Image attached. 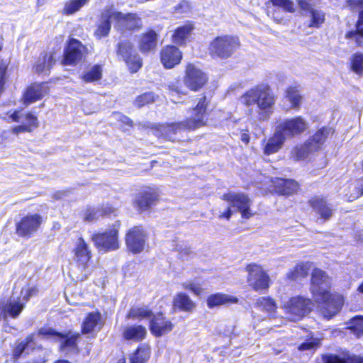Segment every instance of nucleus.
<instances>
[{
  "instance_id": "1",
  "label": "nucleus",
  "mask_w": 363,
  "mask_h": 363,
  "mask_svg": "<svg viewBox=\"0 0 363 363\" xmlns=\"http://www.w3.org/2000/svg\"><path fill=\"white\" fill-rule=\"evenodd\" d=\"M208 100L206 96H202L192 110L191 118L184 121L169 123H155L147 121H139L136 123L126 116H121V121L129 127L136 126L137 129L143 133L152 134L155 136H167L169 134L176 135L182 130H195L203 126L206 121V110Z\"/></svg>"
},
{
  "instance_id": "2",
  "label": "nucleus",
  "mask_w": 363,
  "mask_h": 363,
  "mask_svg": "<svg viewBox=\"0 0 363 363\" xmlns=\"http://www.w3.org/2000/svg\"><path fill=\"white\" fill-rule=\"evenodd\" d=\"M270 89L268 84H258L245 91L240 101L247 106L256 104L259 109V119L267 120L272 110V96L270 94Z\"/></svg>"
},
{
  "instance_id": "3",
  "label": "nucleus",
  "mask_w": 363,
  "mask_h": 363,
  "mask_svg": "<svg viewBox=\"0 0 363 363\" xmlns=\"http://www.w3.org/2000/svg\"><path fill=\"white\" fill-rule=\"evenodd\" d=\"M222 199L227 201L229 206L220 216V218L229 220L234 211L240 212L244 218H249L251 216L250 212V200L246 194L228 191L222 196Z\"/></svg>"
},
{
  "instance_id": "4",
  "label": "nucleus",
  "mask_w": 363,
  "mask_h": 363,
  "mask_svg": "<svg viewBox=\"0 0 363 363\" xmlns=\"http://www.w3.org/2000/svg\"><path fill=\"white\" fill-rule=\"evenodd\" d=\"M119 60L125 62L131 73L137 72L143 66V61L133 43L128 39H120L116 46Z\"/></svg>"
},
{
  "instance_id": "5",
  "label": "nucleus",
  "mask_w": 363,
  "mask_h": 363,
  "mask_svg": "<svg viewBox=\"0 0 363 363\" xmlns=\"http://www.w3.org/2000/svg\"><path fill=\"white\" fill-rule=\"evenodd\" d=\"M34 291L33 288L26 290L23 289L20 296H11L6 301H1L0 308L4 314V321L7 322L9 317L13 319L18 318Z\"/></svg>"
},
{
  "instance_id": "6",
  "label": "nucleus",
  "mask_w": 363,
  "mask_h": 363,
  "mask_svg": "<svg viewBox=\"0 0 363 363\" xmlns=\"http://www.w3.org/2000/svg\"><path fill=\"white\" fill-rule=\"evenodd\" d=\"M86 52V47L80 40L70 38L64 48L61 62L65 66H75L82 60Z\"/></svg>"
},
{
  "instance_id": "7",
  "label": "nucleus",
  "mask_w": 363,
  "mask_h": 363,
  "mask_svg": "<svg viewBox=\"0 0 363 363\" xmlns=\"http://www.w3.org/2000/svg\"><path fill=\"white\" fill-rule=\"evenodd\" d=\"M38 335L42 336L45 339H51L60 342L61 350L77 347V342L79 337V333H74L72 331L59 333L52 328L45 327L40 328L38 330Z\"/></svg>"
},
{
  "instance_id": "8",
  "label": "nucleus",
  "mask_w": 363,
  "mask_h": 363,
  "mask_svg": "<svg viewBox=\"0 0 363 363\" xmlns=\"http://www.w3.org/2000/svg\"><path fill=\"white\" fill-rule=\"evenodd\" d=\"M238 45L236 38L228 35L219 36L211 43L209 50L213 57L226 59L233 55Z\"/></svg>"
},
{
  "instance_id": "9",
  "label": "nucleus",
  "mask_w": 363,
  "mask_h": 363,
  "mask_svg": "<svg viewBox=\"0 0 363 363\" xmlns=\"http://www.w3.org/2000/svg\"><path fill=\"white\" fill-rule=\"evenodd\" d=\"M315 301L330 316L337 314L344 305V296L336 292L325 290L314 297Z\"/></svg>"
},
{
  "instance_id": "10",
  "label": "nucleus",
  "mask_w": 363,
  "mask_h": 363,
  "mask_svg": "<svg viewBox=\"0 0 363 363\" xmlns=\"http://www.w3.org/2000/svg\"><path fill=\"white\" fill-rule=\"evenodd\" d=\"M92 240L100 252H107L119 248L118 231L116 228L94 234Z\"/></svg>"
},
{
  "instance_id": "11",
  "label": "nucleus",
  "mask_w": 363,
  "mask_h": 363,
  "mask_svg": "<svg viewBox=\"0 0 363 363\" xmlns=\"http://www.w3.org/2000/svg\"><path fill=\"white\" fill-rule=\"evenodd\" d=\"M308 203L315 213L318 219L321 223H325L332 218L334 214V209L326 197L313 196L308 199Z\"/></svg>"
},
{
  "instance_id": "12",
  "label": "nucleus",
  "mask_w": 363,
  "mask_h": 363,
  "mask_svg": "<svg viewBox=\"0 0 363 363\" xmlns=\"http://www.w3.org/2000/svg\"><path fill=\"white\" fill-rule=\"evenodd\" d=\"M248 272L247 282L255 291H262L269 287V277L263 269L256 264L247 267Z\"/></svg>"
},
{
  "instance_id": "13",
  "label": "nucleus",
  "mask_w": 363,
  "mask_h": 363,
  "mask_svg": "<svg viewBox=\"0 0 363 363\" xmlns=\"http://www.w3.org/2000/svg\"><path fill=\"white\" fill-rule=\"evenodd\" d=\"M311 305L310 298L298 296L289 298L284 308L288 313L301 319L311 311Z\"/></svg>"
},
{
  "instance_id": "14",
  "label": "nucleus",
  "mask_w": 363,
  "mask_h": 363,
  "mask_svg": "<svg viewBox=\"0 0 363 363\" xmlns=\"http://www.w3.org/2000/svg\"><path fill=\"white\" fill-rule=\"evenodd\" d=\"M42 217L39 214L28 215L16 223V234L24 238H30L40 228Z\"/></svg>"
},
{
  "instance_id": "15",
  "label": "nucleus",
  "mask_w": 363,
  "mask_h": 363,
  "mask_svg": "<svg viewBox=\"0 0 363 363\" xmlns=\"http://www.w3.org/2000/svg\"><path fill=\"white\" fill-rule=\"evenodd\" d=\"M147 235L142 226H134L125 235V243L128 250L133 254L141 252L145 247Z\"/></svg>"
},
{
  "instance_id": "16",
  "label": "nucleus",
  "mask_w": 363,
  "mask_h": 363,
  "mask_svg": "<svg viewBox=\"0 0 363 363\" xmlns=\"http://www.w3.org/2000/svg\"><path fill=\"white\" fill-rule=\"evenodd\" d=\"M324 141L323 138H309L303 144L296 146L291 155L293 159L296 161L306 159L310 154L318 151Z\"/></svg>"
},
{
  "instance_id": "17",
  "label": "nucleus",
  "mask_w": 363,
  "mask_h": 363,
  "mask_svg": "<svg viewBox=\"0 0 363 363\" xmlns=\"http://www.w3.org/2000/svg\"><path fill=\"white\" fill-rule=\"evenodd\" d=\"M208 80L206 74L192 64L187 65L184 83L186 86L193 91L201 89Z\"/></svg>"
},
{
  "instance_id": "18",
  "label": "nucleus",
  "mask_w": 363,
  "mask_h": 363,
  "mask_svg": "<svg viewBox=\"0 0 363 363\" xmlns=\"http://www.w3.org/2000/svg\"><path fill=\"white\" fill-rule=\"evenodd\" d=\"M160 35L152 28H148L139 35L138 46L140 52L147 55L154 52L158 44Z\"/></svg>"
},
{
  "instance_id": "19",
  "label": "nucleus",
  "mask_w": 363,
  "mask_h": 363,
  "mask_svg": "<svg viewBox=\"0 0 363 363\" xmlns=\"http://www.w3.org/2000/svg\"><path fill=\"white\" fill-rule=\"evenodd\" d=\"M300 189V184L294 179L279 177L274 179V194L289 197L297 194Z\"/></svg>"
},
{
  "instance_id": "20",
  "label": "nucleus",
  "mask_w": 363,
  "mask_h": 363,
  "mask_svg": "<svg viewBox=\"0 0 363 363\" xmlns=\"http://www.w3.org/2000/svg\"><path fill=\"white\" fill-rule=\"evenodd\" d=\"M149 326L151 333L157 337L169 333L174 328L173 323L167 320L162 313H158L152 317Z\"/></svg>"
},
{
  "instance_id": "21",
  "label": "nucleus",
  "mask_w": 363,
  "mask_h": 363,
  "mask_svg": "<svg viewBox=\"0 0 363 363\" xmlns=\"http://www.w3.org/2000/svg\"><path fill=\"white\" fill-rule=\"evenodd\" d=\"M330 278L327 273L318 267L313 268L311 276V292L313 297L321 294L322 291L326 289H322L323 285L328 286L330 287Z\"/></svg>"
},
{
  "instance_id": "22",
  "label": "nucleus",
  "mask_w": 363,
  "mask_h": 363,
  "mask_svg": "<svg viewBox=\"0 0 363 363\" xmlns=\"http://www.w3.org/2000/svg\"><path fill=\"white\" fill-rule=\"evenodd\" d=\"M115 21L121 24L124 29L129 31L138 30L143 26L142 19L135 13H123L116 11Z\"/></svg>"
},
{
  "instance_id": "23",
  "label": "nucleus",
  "mask_w": 363,
  "mask_h": 363,
  "mask_svg": "<svg viewBox=\"0 0 363 363\" xmlns=\"http://www.w3.org/2000/svg\"><path fill=\"white\" fill-rule=\"evenodd\" d=\"M116 11L109 8L106 9L101 12L97 24V28L94 32V35L97 39H101L109 35L111 29V19L113 18L115 20Z\"/></svg>"
},
{
  "instance_id": "24",
  "label": "nucleus",
  "mask_w": 363,
  "mask_h": 363,
  "mask_svg": "<svg viewBox=\"0 0 363 363\" xmlns=\"http://www.w3.org/2000/svg\"><path fill=\"white\" fill-rule=\"evenodd\" d=\"M161 62L167 69H172L179 64L182 59V53L174 45H167L161 50Z\"/></svg>"
},
{
  "instance_id": "25",
  "label": "nucleus",
  "mask_w": 363,
  "mask_h": 363,
  "mask_svg": "<svg viewBox=\"0 0 363 363\" xmlns=\"http://www.w3.org/2000/svg\"><path fill=\"white\" fill-rule=\"evenodd\" d=\"M48 93L46 83H35L29 86L23 94V103L30 104L43 99Z\"/></svg>"
},
{
  "instance_id": "26",
  "label": "nucleus",
  "mask_w": 363,
  "mask_h": 363,
  "mask_svg": "<svg viewBox=\"0 0 363 363\" xmlns=\"http://www.w3.org/2000/svg\"><path fill=\"white\" fill-rule=\"evenodd\" d=\"M307 128V123L301 116L286 119L280 125L281 131L292 136L302 134Z\"/></svg>"
},
{
  "instance_id": "27",
  "label": "nucleus",
  "mask_w": 363,
  "mask_h": 363,
  "mask_svg": "<svg viewBox=\"0 0 363 363\" xmlns=\"http://www.w3.org/2000/svg\"><path fill=\"white\" fill-rule=\"evenodd\" d=\"M158 196L155 189H145L136 195L134 203L139 210L145 211L156 203Z\"/></svg>"
},
{
  "instance_id": "28",
  "label": "nucleus",
  "mask_w": 363,
  "mask_h": 363,
  "mask_svg": "<svg viewBox=\"0 0 363 363\" xmlns=\"http://www.w3.org/2000/svg\"><path fill=\"white\" fill-rule=\"evenodd\" d=\"M73 252L74 253V259L77 264L83 268H85L91 259V252L87 243H86L82 238H78Z\"/></svg>"
},
{
  "instance_id": "29",
  "label": "nucleus",
  "mask_w": 363,
  "mask_h": 363,
  "mask_svg": "<svg viewBox=\"0 0 363 363\" xmlns=\"http://www.w3.org/2000/svg\"><path fill=\"white\" fill-rule=\"evenodd\" d=\"M354 30H347L345 38L354 41L356 47H363V9L360 10Z\"/></svg>"
},
{
  "instance_id": "30",
  "label": "nucleus",
  "mask_w": 363,
  "mask_h": 363,
  "mask_svg": "<svg viewBox=\"0 0 363 363\" xmlns=\"http://www.w3.org/2000/svg\"><path fill=\"white\" fill-rule=\"evenodd\" d=\"M238 298L235 296L227 295L221 293L211 294L206 300L207 306L209 308H213L223 304L237 303Z\"/></svg>"
},
{
  "instance_id": "31",
  "label": "nucleus",
  "mask_w": 363,
  "mask_h": 363,
  "mask_svg": "<svg viewBox=\"0 0 363 363\" xmlns=\"http://www.w3.org/2000/svg\"><path fill=\"white\" fill-rule=\"evenodd\" d=\"M310 267L309 262H299L287 272L286 278L291 281L306 278L309 274Z\"/></svg>"
},
{
  "instance_id": "32",
  "label": "nucleus",
  "mask_w": 363,
  "mask_h": 363,
  "mask_svg": "<svg viewBox=\"0 0 363 363\" xmlns=\"http://www.w3.org/2000/svg\"><path fill=\"white\" fill-rule=\"evenodd\" d=\"M103 76V67L100 64H95L87 67L80 75V79L84 83H95L99 82Z\"/></svg>"
},
{
  "instance_id": "33",
  "label": "nucleus",
  "mask_w": 363,
  "mask_h": 363,
  "mask_svg": "<svg viewBox=\"0 0 363 363\" xmlns=\"http://www.w3.org/2000/svg\"><path fill=\"white\" fill-rule=\"evenodd\" d=\"M55 64V59L53 54H48L46 52L40 53L38 60L35 62L34 69L38 74H48L50 69Z\"/></svg>"
},
{
  "instance_id": "34",
  "label": "nucleus",
  "mask_w": 363,
  "mask_h": 363,
  "mask_svg": "<svg viewBox=\"0 0 363 363\" xmlns=\"http://www.w3.org/2000/svg\"><path fill=\"white\" fill-rule=\"evenodd\" d=\"M36 346L35 335L30 334L24 340L18 343L13 350V357L18 359L23 354H29L34 350Z\"/></svg>"
},
{
  "instance_id": "35",
  "label": "nucleus",
  "mask_w": 363,
  "mask_h": 363,
  "mask_svg": "<svg viewBox=\"0 0 363 363\" xmlns=\"http://www.w3.org/2000/svg\"><path fill=\"white\" fill-rule=\"evenodd\" d=\"M147 334L146 328L141 325H133L124 329L123 337L127 340L139 342L143 340Z\"/></svg>"
},
{
  "instance_id": "36",
  "label": "nucleus",
  "mask_w": 363,
  "mask_h": 363,
  "mask_svg": "<svg viewBox=\"0 0 363 363\" xmlns=\"http://www.w3.org/2000/svg\"><path fill=\"white\" fill-rule=\"evenodd\" d=\"M38 125V118L32 113H28L25 116L24 122L13 128V131L16 134L22 133H30L32 130Z\"/></svg>"
},
{
  "instance_id": "37",
  "label": "nucleus",
  "mask_w": 363,
  "mask_h": 363,
  "mask_svg": "<svg viewBox=\"0 0 363 363\" xmlns=\"http://www.w3.org/2000/svg\"><path fill=\"white\" fill-rule=\"evenodd\" d=\"M194 303L190 297L185 293H179L174 297L173 306L180 311H190L194 307Z\"/></svg>"
},
{
  "instance_id": "38",
  "label": "nucleus",
  "mask_w": 363,
  "mask_h": 363,
  "mask_svg": "<svg viewBox=\"0 0 363 363\" xmlns=\"http://www.w3.org/2000/svg\"><path fill=\"white\" fill-rule=\"evenodd\" d=\"M285 97L289 101L291 108L298 109L300 108L302 96L298 86H288L286 89Z\"/></svg>"
},
{
  "instance_id": "39",
  "label": "nucleus",
  "mask_w": 363,
  "mask_h": 363,
  "mask_svg": "<svg viewBox=\"0 0 363 363\" xmlns=\"http://www.w3.org/2000/svg\"><path fill=\"white\" fill-rule=\"evenodd\" d=\"M194 27L191 24L184 25L178 27L172 35L173 41L179 45L185 43L186 38L189 37Z\"/></svg>"
},
{
  "instance_id": "40",
  "label": "nucleus",
  "mask_w": 363,
  "mask_h": 363,
  "mask_svg": "<svg viewBox=\"0 0 363 363\" xmlns=\"http://www.w3.org/2000/svg\"><path fill=\"white\" fill-rule=\"evenodd\" d=\"M150 350L147 345H140L130 358V363H145L150 357Z\"/></svg>"
},
{
  "instance_id": "41",
  "label": "nucleus",
  "mask_w": 363,
  "mask_h": 363,
  "mask_svg": "<svg viewBox=\"0 0 363 363\" xmlns=\"http://www.w3.org/2000/svg\"><path fill=\"white\" fill-rule=\"evenodd\" d=\"M100 318L101 315L99 313H89L82 323V333L88 334L92 332L97 325Z\"/></svg>"
},
{
  "instance_id": "42",
  "label": "nucleus",
  "mask_w": 363,
  "mask_h": 363,
  "mask_svg": "<svg viewBox=\"0 0 363 363\" xmlns=\"http://www.w3.org/2000/svg\"><path fill=\"white\" fill-rule=\"evenodd\" d=\"M90 0H69L65 2L62 13L66 16L73 15L86 5Z\"/></svg>"
},
{
  "instance_id": "43",
  "label": "nucleus",
  "mask_w": 363,
  "mask_h": 363,
  "mask_svg": "<svg viewBox=\"0 0 363 363\" xmlns=\"http://www.w3.org/2000/svg\"><path fill=\"white\" fill-rule=\"evenodd\" d=\"M350 69L359 77L363 75V53L357 52L352 55Z\"/></svg>"
},
{
  "instance_id": "44",
  "label": "nucleus",
  "mask_w": 363,
  "mask_h": 363,
  "mask_svg": "<svg viewBox=\"0 0 363 363\" xmlns=\"http://www.w3.org/2000/svg\"><path fill=\"white\" fill-rule=\"evenodd\" d=\"M154 315L152 311L147 307H133L128 312V317L130 318H152Z\"/></svg>"
},
{
  "instance_id": "45",
  "label": "nucleus",
  "mask_w": 363,
  "mask_h": 363,
  "mask_svg": "<svg viewBox=\"0 0 363 363\" xmlns=\"http://www.w3.org/2000/svg\"><path fill=\"white\" fill-rule=\"evenodd\" d=\"M311 20L308 24L310 28H319L325 21V13L317 9L311 10L310 12Z\"/></svg>"
},
{
  "instance_id": "46",
  "label": "nucleus",
  "mask_w": 363,
  "mask_h": 363,
  "mask_svg": "<svg viewBox=\"0 0 363 363\" xmlns=\"http://www.w3.org/2000/svg\"><path fill=\"white\" fill-rule=\"evenodd\" d=\"M324 363H357V355H348L342 357L338 354H330L324 358Z\"/></svg>"
},
{
  "instance_id": "47",
  "label": "nucleus",
  "mask_w": 363,
  "mask_h": 363,
  "mask_svg": "<svg viewBox=\"0 0 363 363\" xmlns=\"http://www.w3.org/2000/svg\"><path fill=\"white\" fill-rule=\"evenodd\" d=\"M156 96L153 91H146L138 96L134 101V106L142 108L146 105L153 103Z\"/></svg>"
},
{
  "instance_id": "48",
  "label": "nucleus",
  "mask_w": 363,
  "mask_h": 363,
  "mask_svg": "<svg viewBox=\"0 0 363 363\" xmlns=\"http://www.w3.org/2000/svg\"><path fill=\"white\" fill-rule=\"evenodd\" d=\"M350 330L352 331L357 337L363 335V315H356L350 323Z\"/></svg>"
},
{
  "instance_id": "49",
  "label": "nucleus",
  "mask_w": 363,
  "mask_h": 363,
  "mask_svg": "<svg viewBox=\"0 0 363 363\" xmlns=\"http://www.w3.org/2000/svg\"><path fill=\"white\" fill-rule=\"evenodd\" d=\"M320 345V340L317 338L310 337L298 347L299 351H306L316 349Z\"/></svg>"
},
{
  "instance_id": "50",
  "label": "nucleus",
  "mask_w": 363,
  "mask_h": 363,
  "mask_svg": "<svg viewBox=\"0 0 363 363\" xmlns=\"http://www.w3.org/2000/svg\"><path fill=\"white\" fill-rule=\"evenodd\" d=\"M108 213V212H104L103 211L95 208H89L85 213L84 219L86 221L92 222L98 219L99 217L102 216L104 214H107Z\"/></svg>"
},
{
  "instance_id": "51",
  "label": "nucleus",
  "mask_w": 363,
  "mask_h": 363,
  "mask_svg": "<svg viewBox=\"0 0 363 363\" xmlns=\"http://www.w3.org/2000/svg\"><path fill=\"white\" fill-rule=\"evenodd\" d=\"M274 6H279L288 13H294L296 11L291 0H274Z\"/></svg>"
},
{
  "instance_id": "52",
  "label": "nucleus",
  "mask_w": 363,
  "mask_h": 363,
  "mask_svg": "<svg viewBox=\"0 0 363 363\" xmlns=\"http://www.w3.org/2000/svg\"><path fill=\"white\" fill-rule=\"evenodd\" d=\"M257 306L269 314L272 312V298L271 297H261L257 301Z\"/></svg>"
},
{
  "instance_id": "53",
  "label": "nucleus",
  "mask_w": 363,
  "mask_h": 363,
  "mask_svg": "<svg viewBox=\"0 0 363 363\" xmlns=\"http://www.w3.org/2000/svg\"><path fill=\"white\" fill-rule=\"evenodd\" d=\"M297 4L301 10L306 12H311L314 9L312 8V5L310 0H296Z\"/></svg>"
},
{
  "instance_id": "54",
  "label": "nucleus",
  "mask_w": 363,
  "mask_h": 363,
  "mask_svg": "<svg viewBox=\"0 0 363 363\" xmlns=\"http://www.w3.org/2000/svg\"><path fill=\"white\" fill-rule=\"evenodd\" d=\"M334 133V130L332 128L324 126L318 130L313 136H329Z\"/></svg>"
},
{
  "instance_id": "55",
  "label": "nucleus",
  "mask_w": 363,
  "mask_h": 363,
  "mask_svg": "<svg viewBox=\"0 0 363 363\" xmlns=\"http://www.w3.org/2000/svg\"><path fill=\"white\" fill-rule=\"evenodd\" d=\"M6 67H0V96L4 91V85L6 83Z\"/></svg>"
},
{
  "instance_id": "56",
  "label": "nucleus",
  "mask_w": 363,
  "mask_h": 363,
  "mask_svg": "<svg viewBox=\"0 0 363 363\" xmlns=\"http://www.w3.org/2000/svg\"><path fill=\"white\" fill-rule=\"evenodd\" d=\"M8 119L12 122L18 121L21 118V111L15 110L12 112H9L7 114Z\"/></svg>"
},
{
  "instance_id": "57",
  "label": "nucleus",
  "mask_w": 363,
  "mask_h": 363,
  "mask_svg": "<svg viewBox=\"0 0 363 363\" xmlns=\"http://www.w3.org/2000/svg\"><path fill=\"white\" fill-rule=\"evenodd\" d=\"M347 5L351 8H359L363 9V0H347Z\"/></svg>"
},
{
  "instance_id": "58",
  "label": "nucleus",
  "mask_w": 363,
  "mask_h": 363,
  "mask_svg": "<svg viewBox=\"0 0 363 363\" xmlns=\"http://www.w3.org/2000/svg\"><path fill=\"white\" fill-rule=\"evenodd\" d=\"M264 153L267 156L272 154V137L269 138L264 149Z\"/></svg>"
},
{
  "instance_id": "59",
  "label": "nucleus",
  "mask_w": 363,
  "mask_h": 363,
  "mask_svg": "<svg viewBox=\"0 0 363 363\" xmlns=\"http://www.w3.org/2000/svg\"><path fill=\"white\" fill-rule=\"evenodd\" d=\"M188 289H190L191 291H193L196 294H199L201 293V288L196 286L194 284H189Z\"/></svg>"
},
{
  "instance_id": "60",
  "label": "nucleus",
  "mask_w": 363,
  "mask_h": 363,
  "mask_svg": "<svg viewBox=\"0 0 363 363\" xmlns=\"http://www.w3.org/2000/svg\"><path fill=\"white\" fill-rule=\"evenodd\" d=\"M355 198H359L363 196V185L355 188Z\"/></svg>"
},
{
  "instance_id": "61",
  "label": "nucleus",
  "mask_w": 363,
  "mask_h": 363,
  "mask_svg": "<svg viewBox=\"0 0 363 363\" xmlns=\"http://www.w3.org/2000/svg\"><path fill=\"white\" fill-rule=\"evenodd\" d=\"M191 253V251L189 247H185L180 252L181 257H183L184 255H189Z\"/></svg>"
},
{
  "instance_id": "62",
  "label": "nucleus",
  "mask_w": 363,
  "mask_h": 363,
  "mask_svg": "<svg viewBox=\"0 0 363 363\" xmlns=\"http://www.w3.org/2000/svg\"><path fill=\"white\" fill-rule=\"evenodd\" d=\"M112 363H126V359L123 355L118 357Z\"/></svg>"
},
{
  "instance_id": "63",
  "label": "nucleus",
  "mask_w": 363,
  "mask_h": 363,
  "mask_svg": "<svg viewBox=\"0 0 363 363\" xmlns=\"http://www.w3.org/2000/svg\"><path fill=\"white\" fill-rule=\"evenodd\" d=\"M357 291L360 294H363V281L358 286Z\"/></svg>"
},
{
  "instance_id": "64",
  "label": "nucleus",
  "mask_w": 363,
  "mask_h": 363,
  "mask_svg": "<svg viewBox=\"0 0 363 363\" xmlns=\"http://www.w3.org/2000/svg\"><path fill=\"white\" fill-rule=\"evenodd\" d=\"M357 363H363V356L357 355Z\"/></svg>"
}]
</instances>
